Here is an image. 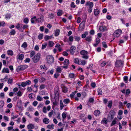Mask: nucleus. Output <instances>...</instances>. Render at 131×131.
<instances>
[{
  "label": "nucleus",
  "instance_id": "f257e3e1",
  "mask_svg": "<svg viewBox=\"0 0 131 131\" xmlns=\"http://www.w3.org/2000/svg\"><path fill=\"white\" fill-rule=\"evenodd\" d=\"M30 56L31 58L32 61L34 63H36L40 60V54L39 53H38L35 54V52L33 51L30 53Z\"/></svg>",
  "mask_w": 131,
  "mask_h": 131
},
{
  "label": "nucleus",
  "instance_id": "f03ea898",
  "mask_svg": "<svg viewBox=\"0 0 131 131\" xmlns=\"http://www.w3.org/2000/svg\"><path fill=\"white\" fill-rule=\"evenodd\" d=\"M115 112L113 110H111L109 112L107 117V119L109 121H111L113 118Z\"/></svg>",
  "mask_w": 131,
  "mask_h": 131
},
{
  "label": "nucleus",
  "instance_id": "7ed1b4c3",
  "mask_svg": "<svg viewBox=\"0 0 131 131\" xmlns=\"http://www.w3.org/2000/svg\"><path fill=\"white\" fill-rule=\"evenodd\" d=\"M46 59L47 63L49 64H51L54 61V58L51 55L47 56L46 57Z\"/></svg>",
  "mask_w": 131,
  "mask_h": 131
},
{
  "label": "nucleus",
  "instance_id": "20e7f679",
  "mask_svg": "<svg viewBox=\"0 0 131 131\" xmlns=\"http://www.w3.org/2000/svg\"><path fill=\"white\" fill-rule=\"evenodd\" d=\"M122 32V31L121 29H118L114 31L113 35L115 37H118L121 35Z\"/></svg>",
  "mask_w": 131,
  "mask_h": 131
},
{
  "label": "nucleus",
  "instance_id": "39448f33",
  "mask_svg": "<svg viewBox=\"0 0 131 131\" xmlns=\"http://www.w3.org/2000/svg\"><path fill=\"white\" fill-rule=\"evenodd\" d=\"M124 63L121 60H117L115 63V66L117 68L123 67Z\"/></svg>",
  "mask_w": 131,
  "mask_h": 131
},
{
  "label": "nucleus",
  "instance_id": "423d86ee",
  "mask_svg": "<svg viewBox=\"0 0 131 131\" xmlns=\"http://www.w3.org/2000/svg\"><path fill=\"white\" fill-rule=\"evenodd\" d=\"M27 67V66L26 65H22L18 66L16 70L18 72H19L24 70Z\"/></svg>",
  "mask_w": 131,
  "mask_h": 131
},
{
  "label": "nucleus",
  "instance_id": "0eeeda50",
  "mask_svg": "<svg viewBox=\"0 0 131 131\" xmlns=\"http://www.w3.org/2000/svg\"><path fill=\"white\" fill-rule=\"evenodd\" d=\"M54 94L56 97H59V90L58 87H56L54 89Z\"/></svg>",
  "mask_w": 131,
  "mask_h": 131
},
{
  "label": "nucleus",
  "instance_id": "6e6552de",
  "mask_svg": "<svg viewBox=\"0 0 131 131\" xmlns=\"http://www.w3.org/2000/svg\"><path fill=\"white\" fill-rule=\"evenodd\" d=\"M31 83V81L29 80H27L25 82H22L21 83V86L23 87H24L27 85H30Z\"/></svg>",
  "mask_w": 131,
  "mask_h": 131
},
{
  "label": "nucleus",
  "instance_id": "1a4fd4ad",
  "mask_svg": "<svg viewBox=\"0 0 131 131\" xmlns=\"http://www.w3.org/2000/svg\"><path fill=\"white\" fill-rule=\"evenodd\" d=\"M44 20V17L43 16H40L38 18H36V20L38 22V23L43 22Z\"/></svg>",
  "mask_w": 131,
  "mask_h": 131
},
{
  "label": "nucleus",
  "instance_id": "9d476101",
  "mask_svg": "<svg viewBox=\"0 0 131 131\" xmlns=\"http://www.w3.org/2000/svg\"><path fill=\"white\" fill-rule=\"evenodd\" d=\"M75 49L76 47L74 46H72L71 47L70 51L71 54L73 55L74 54L75 51Z\"/></svg>",
  "mask_w": 131,
  "mask_h": 131
},
{
  "label": "nucleus",
  "instance_id": "9b49d317",
  "mask_svg": "<svg viewBox=\"0 0 131 131\" xmlns=\"http://www.w3.org/2000/svg\"><path fill=\"white\" fill-rule=\"evenodd\" d=\"M35 127V126L34 124L31 123L29 124L27 126V128L28 129H34Z\"/></svg>",
  "mask_w": 131,
  "mask_h": 131
},
{
  "label": "nucleus",
  "instance_id": "f8f14e48",
  "mask_svg": "<svg viewBox=\"0 0 131 131\" xmlns=\"http://www.w3.org/2000/svg\"><path fill=\"white\" fill-rule=\"evenodd\" d=\"M17 105L19 108V110L22 111L23 110V107L22 105V103L21 102V101H20L19 102H18L17 103Z\"/></svg>",
  "mask_w": 131,
  "mask_h": 131
},
{
  "label": "nucleus",
  "instance_id": "ddd939ff",
  "mask_svg": "<svg viewBox=\"0 0 131 131\" xmlns=\"http://www.w3.org/2000/svg\"><path fill=\"white\" fill-rule=\"evenodd\" d=\"M15 27L17 29H18L20 32H22L23 31V30L22 29V28L20 27V24L19 23H18L15 26Z\"/></svg>",
  "mask_w": 131,
  "mask_h": 131
},
{
  "label": "nucleus",
  "instance_id": "4468645a",
  "mask_svg": "<svg viewBox=\"0 0 131 131\" xmlns=\"http://www.w3.org/2000/svg\"><path fill=\"white\" fill-rule=\"evenodd\" d=\"M86 6H89V7L92 8L93 7V2L88 1L86 2Z\"/></svg>",
  "mask_w": 131,
  "mask_h": 131
},
{
  "label": "nucleus",
  "instance_id": "2eb2a0df",
  "mask_svg": "<svg viewBox=\"0 0 131 131\" xmlns=\"http://www.w3.org/2000/svg\"><path fill=\"white\" fill-rule=\"evenodd\" d=\"M53 37V36L52 35L50 36L46 35L45 36L44 39L46 41H47L49 39H51Z\"/></svg>",
  "mask_w": 131,
  "mask_h": 131
},
{
  "label": "nucleus",
  "instance_id": "dca6fc26",
  "mask_svg": "<svg viewBox=\"0 0 131 131\" xmlns=\"http://www.w3.org/2000/svg\"><path fill=\"white\" fill-rule=\"evenodd\" d=\"M94 101V99L93 97H91L89 98V101L87 103L88 106H89V104L90 103H93Z\"/></svg>",
  "mask_w": 131,
  "mask_h": 131
},
{
  "label": "nucleus",
  "instance_id": "f3484780",
  "mask_svg": "<svg viewBox=\"0 0 131 131\" xmlns=\"http://www.w3.org/2000/svg\"><path fill=\"white\" fill-rule=\"evenodd\" d=\"M108 121L107 120L106 118H103L101 122V123L102 124H107V122Z\"/></svg>",
  "mask_w": 131,
  "mask_h": 131
},
{
  "label": "nucleus",
  "instance_id": "a211bd4d",
  "mask_svg": "<svg viewBox=\"0 0 131 131\" xmlns=\"http://www.w3.org/2000/svg\"><path fill=\"white\" fill-rule=\"evenodd\" d=\"M100 111L98 110H97L94 111V114L95 116H99L100 114Z\"/></svg>",
  "mask_w": 131,
  "mask_h": 131
},
{
  "label": "nucleus",
  "instance_id": "6ab92c4d",
  "mask_svg": "<svg viewBox=\"0 0 131 131\" xmlns=\"http://www.w3.org/2000/svg\"><path fill=\"white\" fill-rule=\"evenodd\" d=\"M99 28L100 31H104L106 29V26H100Z\"/></svg>",
  "mask_w": 131,
  "mask_h": 131
},
{
  "label": "nucleus",
  "instance_id": "aec40b11",
  "mask_svg": "<svg viewBox=\"0 0 131 131\" xmlns=\"http://www.w3.org/2000/svg\"><path fill=\"white\" fill-rule=\"evenodd\" d=\"M4 105V102L3 101H0V111H1Z\"/></svg>",
  "mask_w": 131,
  "mask_h": 131
},
{
  "label": "nucleus",
  "instance_id": "412c9836",
  "mask_svg": "<svg viewBox=\"0 0 131 131\" xmlns=\"http://www.w3.org/2000/svg\"><path fill=\"white\" fill-rule=\"evenodd\" d=\"M80 53L83 56L84 55H87L88 54V52L87 51L83 50L80 51Z\"/></svg>",
  "mask_w": 131,
  "mask_h": 131
},
{
  "label": "nucleus",
  "instance_id": "4be33fe9",
  "mask_svg": "<svg viewBox=\"0 0 131 131\" xmlns=\"http://www.w3.org/2000/svg\"><path fill=\"white\" fill-rule=\"evenodd\" d=\"M85 39L86 41L91 42L92 40V37L90 36H88L86 37Z\"/></svg>",
  "mask_w": 131,
  "mask_h": 131
},
{
  "label": "nucleus",
  "instance_id": "5701e85b",
  "mask_svg": "<svg viewBox=\"0 0 131 131\" xmlns=\"http://www.w3.org/2000/svg\"><path fill=\"white\" fill-rule=\"evenodd\" d=\"M97 91L99 95H101L102 94L103 92L100 88H99L98 89Z\"/></svg>",
  "mask_w": 131,
  "mask_h": 131
},
{
  "label": "nucleus",
  "instance_id": "b1692460",
  "mask_svg": "<svg viewBox=\"0 0 131 131\" xmlns=\"http://www.w3.org/2000/svg\"><path fill=\"white\" fill-rule=\"evenodd\" d=\"M62 89L63 92L64 93H66L68 91V89L65 86H63L62 88Z\"/></svg>",
  "mask_w": 131,
  "mask_h": 131
},
{
  "label": "nucleus",
  "instance_id": "393cba45",
  "mask_svg": "<svg viewBox=\"0 0 131 131\" xmlns=\"http://www.w3.org/2000/svg\"><path fill=\"white\" fill-rule=\"evenodd\" d=\"M70 100L68 99H66L63 100V102L64 104H67L70 102Z\"/></svg>",
  "mask_w": 131,
  "mask_h": 131
},
{
  "label": "nucleus",
  "instance_id": "a878e982",
  "mask_svg": "<svg viewBox=\"0 0 131 131\" xmlns=\"http://www.w3.org/2000/svg\"><path fill=\"white\" fill-rule=\"evenodd\" d=\"M60 110H62V109L64 107V105L62 101V100H60Z\"/></svg>",
  "mask_w": 131,
  "mask_h": 131
},
{
  "label": "nucleus",
  "instance_id": "bb28decb",
  "mask_svg": "<svg viewBox=\"0 0 131 131\" xmlns=\"http://www.w3.org/2000/svg\"><path fill=\"white\" fill-rule=\"evenodd\" d=\"M49 120L47 118H45L43 120V122L45 124H48L49 123Z\"/></svg>",
  "mask_w": 131,
  "mask_h": 131
},
{
  "label": "nucleus",
  "instance_id": "cd10ccee",
  "mask_svg": "<svg viewBox=\"0 0 131 131\" xmlns=\"http://www.w3.org/2000/svg\"><path fill=\"white\" fill-rule=\"evenodd\" d=\"M24 57V56L23 54H20L18 56V58H17V59H19L20 60H22L23 58Z\"/></svg>",
  "mask_w": 131,
  "mask_h": 131
},
{
  "label": "nucleus",
  "instance_id": "c85d7f7f",
  "mask_svg": "<svg viewBox=\"0 0 131 131\" xmlns=\"http://www.w3.org/2000/svg\"><path fill=\"white\" fill-rule=\"evenodd\" d=\"M69 64V61L68 59H65L63 62V64L65 65H68Z\"/></svg>",
  "mask_w": 131,
  "mask_h": 131
},
{
  "label": "nucleus",
  "instance_id": "c756f323",
  "mask_svg": "<svg viewBox=\"0 0 131 131\" xmlns=\"http://www.w3.org/2000/svg\"><path fill=\"white\" fill-rule=\"evenodd\" d=\"M16 33V31L15 30L12 29L11 30L9 33V35H14Z\"/></svg>",
  "mask_w": 131,
  "mask_h": 131
},
{
  "label": "nucleus",
  "instance_id": "7c9ffc66",
  "mask_svg": "<svg viewBox=\"0 0 131 131\" xmlns=\"http://www.w3.org/2000/svg\"><path fill=\"white\" fill-rule=\"evenodd\" d=\"M7 53L8 55L12 56L13 55V52L12 50H9L7 51Z\"/></svg>",
  "mask_w": 131,
  "mask_h": 131
},
{
  "label": "nucleus",
  "instance_id": "2f4dec72",
  "mask_svg": "<svg viewBox=\"0 0 131 131\" xmlns=\"http://www.w3.org/2000/svg\"><path fill=\"white\" fill-rule=\"evenodd\" d=\"M54 43L53 41H49V42L48 45L50 47H53Z\"/></svg>",
  "mask_w": 131,
  "mask_h": 131
},
{
  "label": "nucleus",
  "instance_id": "473e14b6",
  "mask_svg": "<svg viewBox=\"0 0 131 131\" xmlns=\"http://www.w3.org/2000/svg\"><path fill=\"white\" fill-rule=\"evenodd\" d=\"M2 72L3 73L6 72V73H8L9 72V69L8 68H4L2 70Z\"/></svg>",
  "mask_w": 131,
  "mask_h": 131
},
{
  "label": "nucleus",
  "instance_id": "72a5a7b5",
  "mask_svg": "<svg viewBox=\"0 0 131 131\" xmlns=\"http://www.w3.org/2000/svg\"><path fill=\"white\" fill-rule=\"evenodd\" d=\"M116 118H115L113 121L112 122L111 124V126H112L113 125H114L116 123Z\"/></svg>",
  "mask_w": 131,
  "mask_h": 131
},
{
  "label": "nucleus",
  "instance_id": "f704fd0d",
  "mask_svg": "<svg viewBox=\"0 0 131 131\" xmlns=\"http://www.w3.org/2000/svg\"><path fill=\"white\" fill-rule=\"evenodd\" d=\"M100 11L99 10L97 9H95L94 14L95 16H97L99 14Z\"/></svg>",
  "mask_w": 131,
  "mask_h": 131
},
{
  "label": "nucleus",
  "instance_id": "c9c22d12",
  "mask_svg": "<svg viewBox=\"0 0 131 131\" xmlns=\"http://www.w3.org/2000/svg\"><path fill=\"white\" fill-rule=\"evenodd\" d=\"M60 32V30L59 29H57L56 30L55 32V36H58Z\"/></svg>",
  "mask_w": 131,
  "mask_h": 131
},
{
  "label": "nucleus",
  "instance_id": "e433bc0d",
  "mask_svg": "<svg viewBox=\"0 0 131 131\" xmlns=\"http://www.w3.org/2000/svg\"><path fill=\"white\" fill-rule=\"evenodd\" d=\"M61 67H59L57 68L56 70V71L58 73H61L62 71V69H61Z\"/></svg>",
  "mask_w": 131,
  "mask_h": 131
},
{
  "label": "nucleus",
  "instance_id": "4c0bfd02",
  "mask_svg": "<svg viewBox=\"0 0 131 131\" xmlns=\"http://www.w3.org/2000/svg\"><path fill=\"white\" fill-rule=\"evenodd\" d=\"M47 45V43L46 42H45L44 44H42V49H45L46 48Z\"/></svg>",
  "mask_w": 131,
  "mask_h": 131
},
{
  "label": "nucleus",
  "instance_id": "58836bf2",
  "mask_svg": "<svg viewBox=\"0 0 131 131\" xmlns=\"http://www.w3.org/2000/svg\"><path fill=\"white\" fill-rule=\"evenodd\" d=\"M27 43L26 42H24L22 45L21 47L24 48H25L27 47Z\"/></svg>",
  "mask_w": 131,
  "mask_h": 131
},
{
  "label": "nucleus",
  "instance_id": "ea45409f",
  "mask_svg": "<svg viewBox=\"0 0 131 131\" xmlns=\"http://www.w3.org/2000/svg\"><path fill=\"white\" fill-rule=\"evenodd\" d=\"M69 76L70 78H74V74L73 73H70L69 74Z\"/></svg>",
  "mask_w": 131,
  "mask_h": 131
},
{
  "label": "nucleus",
  "instance_id": "a19ab883",
  "mask_svg": "<svg viewBox=\"0 0 131 131\" xmlns=\"http://www.w3.org/2000/svg\"><path fill=\"white\" fill-rule=\"evenodd\" d=\"M112 103L111 101H109L108 103L107 106L108 107H109L110 108H111V106H112Z\"/></svg>",
  "mask_w": 131,
  "mask_h": 131
},
{
  "label": "nucleus",
  "instance_id": "79ce46f5",
  "mask_svg": "<svg viewBox=\"0 0 131 131\" xmlns=\"http://www.w3.org/2000/svg\"><path fill=\"white\" fill-rule=\"evenodd\" d=\"M76 93V91H75L72 93L70 94V97L71 98H72L74 97V95Z\"/></svg>",
  "mask_w": 131,
  "mask_h": 131
},
{
  "label": "nucleus",
  "instance_id": "37998d69",
  "mask_svg": "<svg viewBox=\"0 0 131 131\" xmlns=\"http://www.w3.org/2000/svg\"><path fill=\"white\" fill-rule=\"evenodd\" d=\"M8 81L7 83L8 84H12L13 82V80L12 78L8 79Z\"/></svg>",
  "mask_w": 131,
  "mask_h": 131
},
{
  "label": "nucleus",
  "instance_id": "c03bdc74",
  "mask_svg": "<svg viewBox=\"0 0 131 131\" xmlns=\"http://www.w3.org/2000/svg\"><path fill=\"white\" fill-rule=\"evenodd\" d=\"M29 21V20L28 18H24L23 20V22L25 24H27Z\"/></svg>",
  "mask_w": 131,
  "mask_h": 131
},
{
  "label": "nucleus",
  "instance_id": "a18cd8bd",
  "mask_svg": "<svg viewBox=\"0 0 131 131\" xmlns=\"http://www.w3.org/2000/svg\"><path fill=\"white\" fill-rule=\"evenodd\" d=\"M54 125L53 124H52L51 125H48L47 126V127L49 129H51V128L52 129L54 128Z\"/></svg>",
  "mask_w": 131,
  "mask_h": 131
},
{
  "label": "nucleus",
  "instance_id": "49530a36",
  "mask_svg": "<svg viewBox=\"0 0 131 131\" xmlns=\"http://www.w3.org/2000/svg\"><path fill=\"white\" fill-rule=\"evenodd\" d=\"M5 17L7 19H9L11 17V15L9 14H7L5 15Z\"/></svg>",
  "mask_w": 131,
  "mask_h": 131
},
{
  "label": "nucleus",
  "instance_id": "de8ad7c7",
  "mask_svg": "<svg viewBox=\"0 0 131 131\" xmlns=\"http://www.w3.org/2000/svg\"><path fill=\"white\" fill-rule=\"evenodd\" d=\"M88 34V32H85L84 34H82V38H85L86 37V35H87Z\"/></svg>",
  "mask_w": 131,
  "mask_h": 131
},
{
  "label": "nucleus",
  "instance_id": "09e8293b",
  "mask_svg": "<svg viewBox=\"0 0 131 131\" xmlns=\"http://www.w3.org/2000/svg\"><path fill=\"white\" fill-rule=\"evenodd\" d=\"M36 16H34L31 19V21L32 23L34 24L35 22L34 19H36Z\"/></svg>",
  "mask_w": 131,
  "mask_h": 131
},
{
  "label": "nucleus",
  "instance_id": "8fccbe9b",
  "mask_svg": "<svg viewBox=\"0 0 131 131\" xmlns=\"http://www.w3.org/2000/svg\"><path fill=\"white\" fill-rule=\"evenodd\" d=\"M36 99L38 101H41L42 100V98L40 96H38L37 97Z\"/></svg>",
  "mask_w": 131,
  "mask_h": 131
},
{
  "label": "nucleus",
  "instance_id": "3c124183",
  "mask_svg": "<svg viewBox=\"0 0 131 131\" xmlns=\"http://www.w3.org/2000/svg\"><path fill=\"white\" fill-rule=\"evenodd\" d=\"M53 114V111L52 110H51L50 112H49L48 114V116L49 117H51L52 116Z\"/></svg>",
  "mask_w": 131,
  "mask_h": 131
},
{
  "label": "nucleus",
  "instance_id": "603ef678",
  "mask_svg": "<svg viewBox=\"0 0 131 131\" xmlns=\"http://www.w3.org/2000/svg\"><path fill=\"white\" fill-rule=\"evenodd\" d=\"M86 21L85 20L83 21L80 24V26L81 25H83V27H84L85 25V23Z\"/></svg>",
  "mask_w": 131,
  "mask_h": 131
},
{
  "label": "nucleus",
  "instance_id": "864d4df0",
  "mask_svg": "<svg viewBox=\"0 0 131 131\" xmlns=\"http://www.w3.org/2000/svg\"><path fill=\"white\" fill-rule=\"evenodd\" d=\"M43 36V34H41L39 35L38 36V38L39 40H41L42 39Z\"/></svg>",
  "mask_w": 131,
  "mask_h": 131
},
{
  "label": "nucleus",
  "instance_id": "5fc2aeb1",
  "mask_svg": "<svg viewBox=\"0 0 131 131\" xmlns=\"http://www.w3.org/2000/svg\"><path fill=\"white\" fill-rule=\"evenodd\" d=\"M30 59L28 58H27L25 60L24 62L25 63H29L30 62Z\"/></svg>",
  "mask_w": 131,
  "mask_h": 131
},
{
  "label": "nucleus",
  "instance_id": "6e6d98bb",
  "mask_svg": "<svg viewBox=\"0 0 131 131\" xmlns=\"http://www.w3.org/2000/svg\"><path fill=\"white\" fill-rule=\"evenodd\" d=\"M74 39L75 41H79L80 40V37L78 36H75L74 37Z\"/></svg>",
  "mask_w": 131,
  "mask_h": 131
},
{
  "label": "nucleus",
  "instance_id": "4d7b16f0",
  "mask_svg": "<svg viewBox=\"0 0 131 131\" xmlns=\"http://www.w3.org/2000/svg\"><path fill=\"white\" fill-rule=\"evenodd\" d=\"M102 45L105 48H107V46L106 44V43L105 42H103L102 43Z\"/></svg>",
  "mask_w": 131,
  "mask_h": 131
},
{
  "label": "nucleus",
  "instance_id": "13d9d810",
  "mask_svg": "<svg viewBox=\"0 0 131 131\" xmlns=\"http://www.w3.org/2000/svg\"><path fill=\"white\" fill-rule=\"evenodd\" d=\"M54 71V70L53 69H51L50 71H48L47 72V73H49L50 72L51 74H52L53 73V71Z\"/></svg>",
  "mask_w": 131,
  "mask_h": 131
},
{
  "label": "nucleus",
  "instance_id": "bf43d9fd",
  "mask_svg": "<svg viewBox=\"0 0 131 131\" xmlns=\"http://www.w3.org/2000/svg\"><path fill=\"white\" fill-rule=\"evenodd\" d=\"M53 105L54 106H56L58 104V102L56 100H55L53 101H52Z\"/></svg>",
  "mask_w": 131,
  "mask_h": 131
},
{
  "label": "nucleus",
  "instance_id": "052dcab7",
  "mask_svg": "<svg viewBox=\"0 0 131 131\" xmlns=\"http://www.w3.org/2000/svg\"><path fill=\"white\" fill-rule=\"evenodd\" d=\"M70 6L72 8H74L75 7V5H74V3L73 2H71Z\"/></svg>",
  "mask_w": 131,
  "mask_h": 131
},
{
  "label": "nucleus",
  "instance_id": "680f3d73",
  "mask_svg": "<svg viewBox=\"0 0 131 131\" xmlns=\"http://www.w3.org/2000/svg\"><path fill=\"white\" fill-rule=\"evenodd\" d=\"M34 94L33 93H31L29 94L28 96L29 98L30 99L33 98V96H34Z\"/></svg>",
  "mask_w": 131,
  "mask_h": 131
},
{
  "label": "nucleus",
  "instance_id": "e2e57ef3",
  "mask_svg": "<svg viewBox=\"0 0 131 131\" xmlns=\"http://www.w3.org/2000/svg\"><path fill=\"white\" fill-rule=\"evenodd\" d=\"M34 108L32 106H30L28 107V111H32L33 110Z\"/></svg>",
  "mask_w": 131,
  "mask_h": 131
},
{
  "label": "nucleus",
  "instance_id": "0e129e2a",
  "mask_svg": "<svg viewBox=\"0 0 131 131\" xmlns=\"http://www.w3.org/2000/svg\"><path fill=\"white\" fill-rule=\"evenodd\" d=\"M13 126H10L7 127V130L8 131H9L11 130H14V129H13Z\"/></svg>",
  "mask_w": 131,
  "mask_h": 131
},
{
  "label": "nucleus",
  "instance_id": "69168bd1",
  "mask_svg": "<svg viewBox=\"0 0 131 131\" xmlns=\"http://www.w3.org/2000/svg\"><path fill=\"white\" fill-rule=\"evenodd\" d=\"M82 58L85 59H88L89 58V56H87V55H84L83 56Z\"/></svg>",
  "mask_w": 131,
  "mask_h": 131
},
{
  "label": "nucleus",
  "instance_id": "338daca9",
  "mask_svg": "<svg viewBox=\"0 0 131 131\" xmlns=\"http://www.w3.org/2000/svg\"><path fill=\"white\" fill-rule=\"evenodd\" d=\"M91 85L92 88H94L95 87L96 84L95 82H93L91 83Z\"/></svg>",
  "mask_w": 131,
  "mask_h": 131
},
{
  "label": "nucleus",
  "instance_id": "774afa93",
  "mask_svg": "<svg viewBox=\"0 0 131 131\" xmlns=\"http://www.w3.org/2000/svg\"><path fill=\"white\" fill-rule=\"evenodd\" d=\"M62 116L63 119H65L66 117V115L64 112L62 114Z\"/></svg>",
  "mask_w": 131,
  "mask_h": 131
}]
</instances>
